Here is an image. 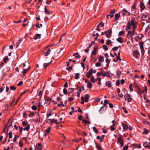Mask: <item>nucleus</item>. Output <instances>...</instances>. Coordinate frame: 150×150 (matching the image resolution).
<instances>
[{
    "label": "nucleus",
    "mask_w": 150,
    "mask_h": 150,
    "mask_svg": "<svg viewBox=\"0 0 150 150\" xmlns=\"http://www.w3.org/2000/svg\"><path fill=\"white\" fill-rule=\"evenodd\" d=\"M28 124V122H26L25 121H23L22 122V124L23 125V126H25L26 125H27L26 127H24L23 128V129L24 130H26L28 131L30 128V125H27Z\"/></svg>",
    "instance_id": "obj_1"
},
{
    "label": "nucleus",
    "mask_w": 150,
    "mask_h": 150,
    "mask_svg": "<svg viewBox=\"0 0 150 150\" xmlns=\"http://www.w3.org/2000/svg\"><path fill=\"white\" fill-rule=\"evenodd\" d=\"M131 21V25L133 27V28H137V22H135V18H132Z\"/></svg>",
    "instance_id": "obj_2"
},
{
    "label": "nucleus",
    "mask_w": 150,
    "mask_h": 150,
    "mask_svg": "<svg viewBox=\"0 0 150 150\" xmlns=\"http://www.w3.org/2000/svg\"><path fill=\"white\" fill-rule=\"evenodd\" d=\"M109 103V101L108 100H105L104 101V103L103 104V105L100 107V109L99 110V111L100 112V111L103 109V108L105 107V108L104 109V110H107V106L106 105Z\"/></svg>",
    "instance_id": "obj_3"
},
{
    "label": "nucleus",
    "mask_w": 150,
    "mask_h": 150,
    "mask_svg": "<svg viewBox=\"0 0 150 150\" xmlns=\"http://www.w3.org/2000/svg\"><path fill=\"white\" fill-rule=\"evenodd\" d=\"M125 100L128 102H130L132 101V98L130 97V95L128 93L126 94L124 96Z\"/></svg>",
    "instance_id": "obj_4"
},
{
    "label": "nucleus",
    "mask_w": 150,
    "mask_h": 150,
    "mask_svg": "<svg viewBox=\"0 0 150 150\" xmlns=\"http://www.w3.org/2000/svg\"><path fill=\"white\" fill-rule=\"evenodd\" d=\"M51 100L52 99L50 98L47 97V98H45V102L44 103L46 105L50 104L51 103Z\"/></svg>",
    "instance_id": "obj_5"
},
{
    "label": "nucleus",
    "mask_w": 150,
    "mask_h": 150,
    "mask_svg": "<svg viewBox=\"0 0 150 150\" xmlns=\"http://www.w3.org/2000/svg\"><path fill=\"white\" fill-rule=\"evenodd\" d=\"M112 34V30L111 29L108 30L106 31V36L108 38H110Z\"/></svg>",
    "instance_id": "obj_6"
},
{
    "label": "nucleus",
    "mask_w": 150,
    "mask_h": 150,
    "mask_svg": "<svg viewBox=\"0 0 150 150\" xmlns=\"http://www.w3.org/2000/svg\"><path fill=\"white\" fill-rule=\"evenodd\" d=\"M123 141V139L122 137V136L120 134H119L117 140V142L118 143H120Z\"/></svg>",
    "instance_id": "obj_7"
},
{
    "label": "nucleus",
    "mask_w": 150,
    "mask_h": 150,
    "mask_svg": "<svg viewBox=\"0 0 150 150\" xmlns=\"http://www.w3.org/2000/svg\"><path fill=\"white\" fill-rule=\"evenodd\" d=\"M93 73V69H90L89 71L86 74V76L88 78H90V75H92Z\"/></svg>",
    "instance_id": "obj_8"
},
{
    "label": "nucleus",
    "mask_w": 150,
    "mask_h": 150,
    "mask_svg": "<svg viewBox=\"0 0 150 150\" xmlns=\"http://www.w3.org/2000/svg\"><path fill=\"white\" fill-rule=\"evenodd\" d=\"M140 7L141 9V11H142L145 8V6L142 1H140Z\"/></svg>",
    "instance_id": "obj_9"
},
{
    "label": "nucleus",
    "mask_w": 150,
    "mask_h": 150,
    "mask_svg": "<svg viewBox=\"0 0 150 150\" xmlns=\"http://www.w3.org/2000/svg\"><path fill=\"white\" fill-rule=\"evenodd\" d=\"M139 45L140 47L141 50V51L142 53L144 52V43L142 42H140L139 43Z\"/></svg>",
    "instance_id": "obj_10"
},
{
    "label": "nucleus",
    "mask_w": 150,
    "mask_h": 150,
    "mask_svg": "<svg viewBox=\"0 0 150 150\" xmlns=\"http://www.w3.org/2000/svg\"><path fill=\"white\" fill-rule=\"evenodd\" d=\"M122 14L124 16L127 15L129 16L130 14V13L125 9H124L122 11Z\"/></svg>",
    "instance_id": "obj_11"
},
{
    "label": "nucleus",
    "mask_w": 150,
    "mask_h": 150,
    "mask_svg": "<svg viewBox=\"0 0 150 150\" xmlns=\"http://www.w3.org/2000/svg\"><path fill=\"white\" fill-rule=\"evenodd\" d=\"M139 54V52L138 50H134L133 52V55L136 58L137 57V56Z\"/></svg>",
    "instance_id": "obj_12"
},
{
    "label": "nucleus",
    "mask_w": 150,
    "mask_h": 150,
    "mask_svg": "<svg viewBox=\"0 0 150 150\" xmlns=\"http://www.w3.org/2000/svg\"><path fill=\"white\" fill-rule=\"evenodd\" d=\"M144 146L146 148L150 149V145L149 142H145L143 144Z\"/></svg>",
    "instance_id": "obj_13"
},
{
    "label": "nucleus",
    "mask_w": 150,
    "mask_h": 150,
    "mask_svg": "<svg viewBox=\"0 0 150 150\" xmlns=\"http://www.w3.org/2000/svg\"><path fill=\"white\" fill-rule=\"evenodd\" d=\"M85 99L84 101L85 102H88L90 98V96L88 94H85Z\"/></svg>",
    "instance_id": "obj_14"
},
{
    "label": "nucleus",
    "mask_w": 150,
    "mask_h": 150,
    "mask_svg": "<svg viewBox=\"0 0 150 150\" xmlns=\"http://www.w3.org/2000/svg\"><path fill=\"white\" fill-rule=\"evenodd\" d=\"M30 66H29L28 67L27 69H23V71L22 72V73L24 75L30 69Z\"/></svg>",
    "instance_id": "obj_15"
},
{
    "label": "nucleus",
    "mask_w": 150,
    "mask_h": 150,
    "mask_svg": "<svg viewBox=\"0 0 150 150\" xmlns=\"http://www.w3.org/2000/svg\"><path fill=\"white\" fill-rule=\"evenodd\" d=\"M120 16V13H117L115 15V18L114 19V21H116L117 20H118V18Z\"/></svg>",
    "instance_id": "obj_16"
},
{
    "label": "nucleus",
    "mask_w": 150,
    "mask_h": 150,
    "mask_svg": "<svg viewBox=\"0 0 150 150\" xmlns=\"http://www.w3.org/2000/svg\"><path fill=\"white\" fill-rule=\"evenodd\" d=\"M133 85L138 91H140L141 89L140 87L139 86L137 83L134 82V83Z\"/></svg>",
    "instance_id": "obj_17"
},
{
    "label": "nucleus",
    "mask_w": 150,
    "mask_h": 150,
    "mask_svg": "<svg viewBox=\"0 0 150 150\" xmlns=\"http://www.w3.org/2000/svg\"><path fill=\"white\" fill-rule=\"evenodd\" d=\"M42 149V146L41 143L38 144V146L36 150H41Z\"/></svg>",
    "instance_id": "obj_18"
},
{
    "label": "nucleus",
    "mask_w": 150,
    "mask_h": 150,
    "mask_svg": "<svg viewBox=\"0 0 150 150\" xmlns=\"http://www.w3.org/2000/svg\"><path fill=\"white\" fill-rule=\"evenodd\" d=\"M41 35L38 34H36L35 35V36L34 38V40H36L40 38Z\"/></svg>",
    "instance_id": "obj_19"
},
{
    "label": "nucleus",
    "mask_w": 150,
    "mask_h": 150,
    "mask_svg": "<svg viewBox=\"0 0 150 150\" xmlns=\"http://www.w3.org/2000/svg\"><path fill=\"white\" fill-rule=\"evenodd\" d=\"M105 85L106 86H108L109 87H111L112 86L111 82L109 81H107L106 82Z\"/></svg>",
    "instance_id": "obj_20"
},
{
    "label": "nucleus",
    "mask_w": 150,
    "mask_h": 150,
    "mask_svg": "<svg viewBox=\"0 0 150 150\" xmlns=\"http://www.w3.org/2000/svg\"><path fill=\"white\" fill-rule=\"evenodd\" d=\"M97 48V47H94V48L93 49L91 52L92 55H95L96 54V49Z\"/></svg>",
    "instance_id": "obj_21"
},
{
    "label": "nucleus",
    "mask_w": 150,
    "mask_h": 150,
    "mask_svg": "<svg viewBox=\"0 0 150 150\" xmlns=\"http://www.w3.org/2000/svg\"><path fill=\"white\" fill-rule=\"evenodd\" d=\"M51 50L50 49H48V50H47V51L44 53V55L45 56H48L49 54H50V52L51 51Z\"/></svg>",
    "instance_id": "obj_22"
},
{
    "label": "nucleus",
    "mask_w": 150,
    "mask_h": 150,
    "mask_svg": "<svg viewBox=\"0 0 150 150\" xmlns=\"http://www.w3.org/2000/svg\"><path fill=\"white\" fill-rule=\"evenodd\" d=\"M122 125L123 126V129L124 130L127 129L128 127L127 125L123 123L122 124Z\"/></svg>",
    "instance_id": "obj_23"
},
{
    "label": "nucleus",
    "mask_w": 150,
    "mask_h": 150,
    "mask_svg": "<svg viewBox=\"0 0 150 150\" xmlns=\"http://www.w3.org/2000/svg\"><path fill=\"white\" fill-rule=\"evenodd\" d=\"M96 147L98 149V150H102V147L98 145V144L97 142L95 143Z\"/></svg>",
    "instance_id": "obj_24"
},
{
    "label": "nucleus",
    "mask_w": 150,
    "mask_h": 150,
    "mask_svg": "<svg viewBox=\"0 0 150 150\" xmlns=\"http://www.w3.org/2000/svg\"><path fill=\"white\" fill-rule=\"evenodd\" d=\"M74 88H69L68 89V93L69 94L71 93H72V92H74Z\"/></svg>",
    "instance_id": "obj_25"
},
{
    "label": "nucleus",
    "mask_w": 150,
    "mask_h": 150,
    "mask_svg": "<svg viewBox=\"0 0 150 150\" xmlns=\"http://www.w3.org/2000/svg\"><path fill=\"white\" fill-rule=\"evenodd\" d=\"M116 40L120 43H122L123 42L122 38L121 37H119L118 38H117Z\"/></svg>",
    "instance_id": "obj_26"
},
{
    "label": "nucleus",
    "mask_w": 150,
    "mask_h": 150,
    "mask_svg": "<svg viewBox=\"0 0 150 150\" xmlns=\"http://www.w3.org/2000/svg\"><path fill=\"white\" fill-rule=\"evenodd\" d=\"M133 145L135 146L134 148H140L141 147L140 144H139L138 145L137 144H133Z\"/></svg>",
    "instance_id": "obj_27"
},
{
    "label": "nucleus",
    "mask_w": 150,
    "mask_h": 150,
    "mask_svg": "<svg viewBox=\"0 0 150 150\" xmlns=\"http://www.w3.org/2000/svg\"><path fill=\"white\" fill-rule=\"evenodd\" d=\"M87 87L88 88H91L92 87V84L90 82H88L87 83Z\"/></svg>",
    "instance_id": "obj_28"
},
{
    "label": "nucleus",
    "mask_w": 150,
    "mask_h": 150,
    "mask_svg": "<svg viewBox=\"0 0 150 150\" xmlns=\"http://www.w3.org/2000/svg\"><path fill=\"white\" fill-rule=\"evenodd\" d=\"M122 73L120 71L119 69H118L116 71V75L118 76H120L122 75Z\"/></svg>",
    "instance_id": "obj_29"
},
{
    "label": "nucleus",
    "mask_w": 150,
    "mask_h": 150,
    "mask_svg": "<svg viewBox=\"0 0 150 150\" xmlns=\"http://www.w3.org/2000/svg\"><path fill=\"white\" fill-rule=\"evenodd\" d=\"M99 61L100 62H101L104 61L103 57L101 56H99Z\"/></svg>",
    "instance_id": "obj_30"
},
{
    "label": "nucleus",
    "mask_w": 150,
    "mask_h": 150,
    "mask_svg": "<svg viewBox=\"0 0 150 150\" xmlns=\"http://www.w3.org/2000/svg\"><path fill=\"white\" fill-rule=\"evenodd\" d=\"M79 75L80 74L79 73H77L75 75L74 78L75 79H78L79 78Z\"/></svg>",
    "instance_id": "obj_31"
},
{
    "label": "nucleus",
    "mask_w": 150,
    "mask_h": 150,
    "mask_svg": "<svg viewBox=\"0 0 150 150\" xmlns=\"http://www.w3.org/2000/svg\"><path fill=\"white\" fill-rule=\"evenodd\" d=\"M9 60V59L7 56H6L5 58H4L3 59V61L5 63H7L6 61H8Z\"/></svg>",
    "instance_id": "obj_32"
},
{
    "label": "nucleus",
    "mask_w": 150,
    "mask_h": 150,
    "mask_svg": "<svg viewBox=\"0 0 150 150\" xmlns=\"http://www.w3.org/2000/svg\"><path fill=\"white\" fill-rule=\"evenodd\" d=\"M50 62H49L47 63H44L43 64V66L45 68V69L47 68V67L50 64Z\"/></svg>",
    "instance_id": "obj_33"
},
{
    "label": "nucleus",
    "mask_w": 150,
    "mask_h": 150,
    "mask_svg": "<svg viewBox=\"0 0 150 150\" xmlns=\"http://www.w3.org/2000/svg\"><path fill=\"white\" fill-rule=\"evenodd\" d=\"M51 129V127H49L48 129L45 130V132L47 134L49 133L50 130Z\"/></svg>",
    "instance_id": "obj_34"
},
{
    "label": "nucleus",
    "mask_w": 150,
    "mask_h": 150,
    "mask_svg": "<svg viewBox=\"0 0 150 150\" xmlns=\"http://www.w3.org/2000/svg\"><path fill=\"white\" fill-rule=\"evenodd\" d=\"M133 35H131L129 34H127L126 35V38L128 39H129L130 38H131L132 39V36Z\"/></svg>",
    "instance_id": "obj_35"
},
{
    "label": "nucleus",
    "mask_w": 150,
    "mask_h": 150,
    "mask_svg": "<svg viewBox=\"0 0 150 150\" xmlns=\"http://www.w3.org/2000/svg\"><path fill=\"white\" fill-rule=\"evenodd\" d=\"M101 75L103 76H106V72L105 71H102L101 72Z\"/></svg>",
    "instance_id": "obj_36"
},
{
    "label": "nucleus",
    "mask_w": 150,
    "mask_h": 150,
    "mask_svg": "<svg viewBox=\"0 0 150 150\" xmlns=\"http://www.w3.org/2000/svg\"><path fill=\"white\" fill-rule=\"evenodd\" d=\"M137 28H133L132 30L131 31L132 34L133 36L134 35V32Z\"/></svg>",
    "instance_id": "obj_37"
},
{
    "label": "nucleus",
    "mask_w": 150,
    "mask_h": 150,
    "mask_svg": "<svg viewBox=\"0 0 150 150\" xmlns=\"http://www.w3.org/2000/svg\"><path fill=\"white\" fill-rule=\"evenodd\" d=\"M131 12L133 13H135L136 11V8H133L131 7Z\"/></svg>",
    "instance_id": "obj_38"
},
{
    "label": "nucleus",
    "mask_w": 150,
    "mask_h": 150,
    "mask_svg": "<svg viewBox=\"0 0 150 150\" xmlns=\"http://www.w3.org/2000/svg\"><path fill=\"white\" fill-rule=\"evenodd\" d=\"M45 11L44 12L45 13L49 14L50 12H49V11H48L46 8V6H45Z\"/></svg>",
    "instance_id": "obj_39"
},
{
    "label": "nucleus",
    "mask_w": 150,
    "mask_h": 150,
    "mask_svg": "<svg viewBox=\"0 0 150 150\" xmlns=\"http://www.w3.org/2000/svg\"><path fill=\"white\" fill-rule=\"evenodd\" d=\"M132 83H131L129 85V88L130 89V92H132L133 91V90L132 88Z\"/></svg>",
    "instance_id": "obj_40"
},
{
    "label": "nucleus",
    "mask_w": 150,
    "mask_h": 150,
    "mask_svg": "<svg viewBox=\"0 0 150 150\" xmlns=\"http://www.w3.org/2000/svg\"><path fill=\"white\" fill-rule=\"evenodd\" d=\"M53 119H48L47 121V122L48 123H51L53 122Z\"/></svg>",
    "instance_id": "obj_41"
},
{
    "label": "nucleus",
    "mask_w": 150,
    "mask_h": 150,
    "mask_svg": "<svg viewBox=\"0 0 150 150\" xmlns=\"http://www.w3.org/2000/svg\"><path fill=\"white\" fill-rule=\"evenodd\" d=\"M66 69L68 70L70 72L71 70L72 69V67H70L66 68Z\"/></svg>",
    "instance_id": "obj_42"
},
{
    "label": "nucleus",
    "mask_w": 150,
    "mask_h": 150,
    "mask_svg": "<svg viewBox=\"0 0 150 150\" xmlns=\"http://www.w3.org/2000/svg\"><path fill=\"white\" fill-rule=\"evenodd\" d=\"M109 16L110 17V18H112L114 16V15L113 14H110L106 16V18H108Z\"/></svg>",
    "instance_id": "obj_43"
},
{
    "label": "nucleus",
    "mask_w": 150,
    "mask_h": 150,
    "mask_svg": "<svg viewBox=\"0 0 150 150\" xmlns=\"http://www.w3.org/2000/svg\"><path fill=\"white\" fill-rule=\"evenodd\" d=\"M98 25L99 26H100L101 27H103L104 26V24L102 21H101L100 23Z\"/></svg>",
    "instance_id": "obj_44"
},
{
    "label": "nucleus",
    "mask_w": 150,
    "mask_h": 150,
    "mask_svg": "<svg viewBox=\"0 0 150 150\" xmlns=\"http://www.w3.org/2000/svg\"><path fill=\"white\" fill-rule=\"evenodd\" d=\"M93 129L95 133H98V131L97 129V128L96 127H93Z\"/></svg>",
    "instance_id": "obj_45"
},
{
    "label": "nucleus",
    "mask_w": 150,
    "mask_h": 150,
    "mask_svg": "<svg viewBox=\"0 0 150 150\" xmlns=\"http://www.w3.org/2000/svg\"><path fill=\"white\" fill-rule=\"evenodd\" d=\"M103 49L104 50H107L108 49V48L107 47V46L105 45H103Z\"/></svg>",
    "instance_id": "obj_46"
},
{
    "label": "nucleus",
    "mask_w": 150,
    "mask_h": 150,
    "mask_svg": "<svg viewBox=\"0 0 150 150\" xmlns=\"http://www.w3.org/2000/svg\"><path fill=\"white\" fill-rule=\"evenodd\" d=\"M90 81L93 83H95L96 82L93 76L91 78Z\"/></svg>",
    "instance_id": "obj_47"
},
{
    "label": "nucleus",
    "mask_w": 150,
    "mask_h": 150,
    "mask_svg": "<svg viewBox=\"0 0 150 150\" xmlns=\"http://www.w3.org/2000/svg\"><path fill=\"white\" fill-rule=\"evenodd\" d=\"M137 2H134L131 7L133 8H136Z\"/></svg>",
    "instance_id": "obj_48"
},
{
    "label": "nucleus",
    "mask_w": 150,
    "mask_h": 150,
    "mask_svg": "<svg viewBox=\"0 0 150 150\" xmlns=\"http://www.w3.org/2000/svg\"><path fill=\"white\" fill-rule=\"evenodd\" d=\"M111 42L110 40H108L106 41V44L107 45H109Z\"/></svg>",
    "instance_id": "obj_49"
},
{
    "label": "nucleus",
    "mask_w": 150,
    "mask_h": 150,
    "mask_svg": "<svg viewBox=\"0 0 150 150\" xmlns=\"http://www.w3.org/2000/svg\"><path fill=\"white\" fill-rule=\"evenodd\" d=\"M125 31H122L119 33L118 35L119 36H121L122 35L125 33Z\"/></svg>",
    "instance_id": "obj_50"
},
{
    "label": "nucleus",
    "mask_w": 150,
    "mask_h": 150,
    "mask_svg": "<svg viewBox=\"0 0 150 150\" xmlns=\"http://www.w3.org/2000/svg\"><path fill=\"white\" fill-rule=\"evenodd\" d=\"M128 145H125L123 147L122 150H127L128 148Z\"/></svg>",
    "instance_id": "obj_51"
},
{
    "label": "nucleus",
    "mask_w": 150,
    "mask_h": 150,
    "mask_svg": "<svg viewBox=\"0 0 150 150\" xmlns=\"http://www.w3.org/2000/svg\"><path fill=\"white\" fill-rule=\"evenodd\" d=\"M37 107L35 105H33L32 107V109L34 110H36L37 109Z\"/></svg>",
    "instance_id": "obj_52"
},
{
    "label": "nucleus",
    "mask_w": 150,
    "mask_h": 150,
    "mask_svg": "<svg viewBox=\"0 0 150 150\" xmlns=\"http://www.w3.org/2000/svg\"><path fill=\"white\" fill-rule=\"evenodd\" d=\"M10 88L11 90L14 91L16 89V88L13 86H10Z\"/></svg>",
    "instance_id": "obj_53"
},
{
    "label": "nucleus",
    "mask_w": 150,
    "mask_h": 150,
    "mask_svg": "<svg viewBox=\"0 0 150 150\" xmlns=\"http://www.w3.org/2000/svg\"><path fill=\"white\" fill-rule=\"evenodd\" d=\"M9 120L6 123V124L5 125V126L4 127V128L3 129V131H5V129L6 128L7 126L9 124Z\"/></svg>",
    "instance_id": "obj_54"
},
{
    "label": "nucleus",
    "mask_w": 150,
    "mask_h": 150,
    "mask_svg": "<svg viewBox=\"0 0 150 150\" xmlns=\"http://www.w3.org/2000/svg\"><path fill=\"white\" fill-rule=\"evenodd\" d=\"M118 49V47H115L112 48V50L114 51H116Z\"/></svg>",
    "instance_id": "obj_55"
},
{
    "label": "nucleus",
    "mask_w": 150,
    "mask_h": 150,
    "mask_svg": "<svg viewBox=\"0 0 150 150\" xmlns=\"http://www.w3.org/2000/svg\"><path fill=\"white\" fill-rule=\"evenodd\" d=\"M115 10L113 9V10H111V11L109 13L110 14H114L115 13Z\"/></svg>",
    "instance_id": "obj_56"
},
{
    "label": "nucleus",
    "mask_w": 150,
    "mask_h": 150,
    "mask_svg": "<svg viewBox=\"0 0 150 150\" xmlns=\"http://www.w3.org/2000/svg\"><path fill=\"white\" fill-rule=\"evenodd\" d=\"M144 133L146 134H147L149 132V131L146 128L144 129Z\"/></svg>",
    "instance_id": "obj_57"
},
{
    "label": "nucleus",
    "mask_w": 150,
    "mask_h": 150,
    "mask_svg": "<svg viewBox=\"0 0 150 150\" xmlns=\"http://www.w3.org/2000/svg\"><path fill=\"white\" fill-rule=\"evenodd\" d=\"M63 92L64 94H66L67 93V89L65 88H64L63 89Z\"/></svg>",
    "instance_id": "obj_58"
},
{
    "label": "nucleus",
    "mask_w": 150,
    "mask_h": 150,
    "mask_svg": "<svg viewBox=\"0 0 150 150\" xmlns=\"http://www.w3.org/2000/svg\"><path fill=\"white\" fill-rule=\"evenodd\" d=\"M138 93L140 95H141L142 94H143L144 93V90L141 91V90L140 91H139Z\"/></svg>",
    "instance_id": "obj_59"
},
{
    "label": "nucleus",
    "mask_w": 150,
    "mask_h": 150,
    "mask_svg": "<svg viewBox=\"0 0 150 150\" xmlns=\"http://www.w3.org/2000/svg\"><path fill=\"white\" fill-rule=\"evenodd\" d=\"M101 65V64L100 62H97L95 64L96 66L97 67H99Z\"/></svg>",
    "instance_id": "obj_60"
},
{
    "label": "nucleus",
    "mask_w": 150,
    "mask_h": 150,
    "mask_svg": "<svg viewBox=\"0 0 150 150\" xmlns=\"http://www.w3.org/2000/svg\"><path fill=\"white\" fill-rule=\"evenodd\" d=\"M8 135L9 136V138L10 139H11L12 138V132L11 131L9 132V133H8Z\"/></svg>",
    "instance_id": "obj_61"
},
{
    "label": "nucleus",
    "mask_w": 150,
    "mask_h": 150,
    "mask_svg": "<svg viewBox=\"0 0 150 150\" xmlns=\"http://www.w3.org/2000/svg\"><path fill=\"white\" fill-rule=\"evenodd\" d=\"M122 109L124 110V112L125 113H127L128 112V111L125 109V108L124 107H122Z\"/></svg>",
    "instance_id": "obj_62"
},
{
    "label": "nucleus",
    "mask_w": 150,
    "mask_h": 150,
    "mask_svg": "<svg viewBox=\"0 0 150 150\" xmlns=\"http://www.w3.org/2000/svg\"><path fill=\"white\" fill-rule=\"evenodd\" d=\"M143 123L144 124H145L146 125H148L149 123V122L147 121L146 120H144L143 121Z\"/></svg>",
    "instance_id": "obj_63"
},
{
    "label": "nucleus",
    "mask_w": 150,
    "mask_h": 150,
    "mask_svg": "<svg viewBox=\"0 0 150 150\" xmlns=\"http://www.w3.org/2000/svg\"><path fill=\"white\" fill-rule=\"evenodd\" d=\"M34 115V113L33 112H31L29 115V116L30 117H32Z\"/></svg>",
    "instance_id": "obj_64"
}]
</instances>
